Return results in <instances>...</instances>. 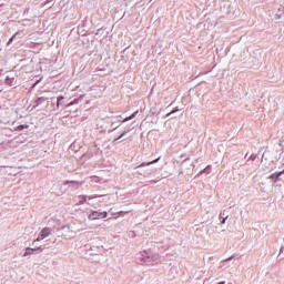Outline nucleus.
Masks as SVG:
<instances>
[{"label":"nucleus","mask_w":284,"mask_h":284,"mask_svg":"<svg viewBox=\"0 0 284 284\" xmlns=\"http://www.w3.org/2000/svg\"><path fill=\"white\" fill-rule=\"evenodd\" d=\"M139 261L142 265H159L161 263V255L152 251H143L138 254Z\"/></svg>","instance_id":"f257e3e1"},{"label":"nucleus","mask_w":284,"mask_h":284,"mask_svg":"<svg viewBox=\"0 0 284 284\" xmlns=\"http://www.w3.org/2000/svg\"><path fill=\"white\" fill-rule=\"evenodd\" d=\"M50 234H52L51 227L42 229L40 234L38 235V237L32 242V245H34V243H39V241H43L44 239H48V236H50Z\"/></svg>","instance_id":"f03ea898"},{"label":"nucleus","mask_w":284,"mask_h":284,"mask_svg":"<svg viewBox=\"0 0 284 284\" xmlns=\"http://www.w3.org/2000/svg\"><path fill=\"white\" fill-rule=\"evenodd\" d=\"M98 219H108V212L92 211L89 215V220L97 221Z\"/></svg>","instance_id":"7ed1b4c3"},{"label":"nucleus","mask_w":284,"mask_h":284,"mask_svg":"<svg viewBox=\"0 0 284 284\" xmlns=\"http://www.w3.org/2000/svg\"><path fill=\"white\" fill-rule=\"evenodd\" d=\"M92 199L94 197L88 195H79L77 205H83V203H87V201H89L88 205H93V207H97V203L90 202L92 201Z\"/></svg>","instance_id":"20e7f679"},{"label":"nucleus","mask_w":284,"mask_h":284,"mask_svg":"<svg viewBox=\"0 0 284 284\" xmlns=\"http://www.w3.org/2000/svg\"><path fill=\"white\" fill-rule=\"evenodd\" d=\"M43 252V248L41 246L37 247V248H32V247H27L24 250L23 256H32V254H34V252Z\"/></svg>","instance_id":"39448f33"},{"label":"nucleus","mask_w":284,"mask_h":284,"mask_svg":"<svg viewBox=\"0 0 284 284\" xmlns=\"http://www.w3.org/2000/svg\"><path fill=\"white\" fill-rule=\"evenodd\" d=\"M136 114H139V111H135L130 116H128L124 120H122V123H128V121H132V119H134L136 116Z\"/></svg>","instance_id":"423d86ee"},{"label":"nucleus","mask_w":284,"mask_h":284,"mask_svg":"<svg viewBox=\"0 0 284 284\" xmlns=\"http://www.w3.org/2000/svg\"><path fill=\"white\" fill-rule=\"evenodd\" d=\"M128 132H132V129H125L118 139L114 140V142L123 139V136H125L128 134Z\"/></svg>","instance_id":"0eeeda50"},{"label":"nucleus","mask_w":284,"mask_h":284,"mask_svg":"<svg viewBox=\"0 0 284 284\" xmlns=\"http://www.w3.org/2000/svg\"><path fill=\"white\" fill-rule=\"evenodd\" d=\"M160 159H161V158H158V159H155V160H153V161H151V162L141 163V164H140V168H144V165H152V164H154V163H159Z\"/></svg>","instance_id":"6e6552de"},{"label":"nucleus","mask_w":284,"mask_h":284,"mask_svg":"<svg viewBox=\"0 0 284 284\" xmlns=\"http://www.w3.org/2000/svg\"><path fill=\"white\" fill-rule=\"evenodd\" d=\"M281 174H283V172L273 173L272 175H270V179H272V181H278V176H281Z\"/></svg>","instance_id":"1a4fd4ad"},{"label":"nucleus","mask_w":284,"mask_h":284,"mask_svg":"<svg viewBox=\"0 0 284 284\" xmlns=\"http://www.w3.org/2000/svg\"><path fill=\"white\" fill-rule=\"evenodd\" d=\"M16 132H21L22 130H26V125L20 124L18 126L14 128Z\"/></svg>","instance_id":"9d476101"},{"label":"nucleus","mask_w":284,"mask_h":284,"mask_svg":"<svg viewBox=\"0 0 284 284\" xmlns=\"http://www.w3.org/2000/svg\"><path fill=\"white\" fill-rule=\"evenodd\" d=\"M63 95H60V97H58V108H59V105H63Z\"/></svg>","instance_id":"9b49d317"},{"label":"nucleus","mask_w":284,"mask_h":284,"mask_svg":"<svg viewBox=\"0 0 284 284\" xmlns=\"http://www.w3.org/2000/svg\"><path fill=\"white\" fill-rule=\"evenodd\" d=\"M204 172H206V174H210L211 172V168L210 166H206L205 169H203L200 174H203Z\"/></svg>","instance_id":"f8f14e48"},{"label":"nucleus","mask_w":284,"mask_h":284,"mask_svg":"<svg viewBox=\"0 0 284 284\" xmlns=\"http://www.w3.org/2000/svg\"><path fill=\"white\" fill-rule=\"evenodd\" d=\"M179 112V108H175L173 111L166 114V116H172V114Z\"/></svg>","instance_id":"ddd939ff"},{"label":"nucleus","mask_w":284,"mask_h":284,"mask_svg":"<svg viewBox=\"0 0 284 284\" xmlns=\"http://www.w3.org/2000/svg\"><path fill=\"white\" fill-rule=\"evenodd\" d=\"M14 37H17V34H13L10 40L8 41L7 45H10L12 43V41H14Z\"/></svg>","instance_id":"4468645a"},{"label":"nucleus","mask_w":284,"mask_h":284,"mask_svg":"<svg viewBox=\"0 0 284 284\" xmlns=\"http://www.w3.org/2000/svg\"><path fill=\"white\" fill-rule=\"evenodd\" d=\"M77 103H79V99H74V100L69 104V106H70V105H77Z\"/></svg>","instance_id":"2eb2a0df"},{"label":"nucleus","mask_w":284,"mask_h":284,"mask_svg":"<svg viewBox=\"0 0 284 284\" xmlns=\"http://www.w3.org/2000/svg\"><path fill=\"white\" fill-rule=\"evenodd\" d=\"M111 128H113V130H116V128H119V125H116V122H112Z\"/></svg>","instance_id":"dca6fc26"},{"label":"nucleus","mask_w":284,"mask_h":284,"mask_svg":"<svg viewBox=\"0 0 284 284\" xmlns=\"http://www.w3.org/2000/svg\"><path fill=\"white\" fill-rule=\"evenodd\" d=\"M42 101H44V99H43V98H39V99L37 100V105H40V103H41Z\"/></svg>","instance_id":"f3484780"},{"label":"nucleus","mask_w":284,"mask_h":284,"mask_svg":"<svg viewBox=\"0 0 284 284\" xmlns=\"http://www.w3.org/2000/svg\"><path fill=\"white\" fill-rule=\"evenodd\" d=\"M250 160H251V161H256V154H252V155L250 156Z\"/></svg>","instance_id":"a211bd4d"},{"label":"nucleus","mask_w":284,"mask_h":284,"mask_svg":"<svg viewBox=\"0 0 284 284\" xmlns=\"http://www.w3.org/2000/svg\"><path fill=\"white\" fill-rule=\"evenodd\" d=\"M232 258H234V255H231L229 258L223 260V263H225V261H232Z\"/></svg>","instance_id":"6ab92c4d"},{"label":"nucleus","mask_w":284,"mask_h":284,"mask_svg":"<svg viewBox=\"0 0 284 284\" xmlns=\"http://www.w3.org/2000/svg\"><path fill=\"white\" fill-rule=\"evenodd\" d=\"M99 199L100 200H98V203H102L103 200H101V199H103V195H100Z\"/></svg>","instance_id":"aec40b11"},{"label":"nucleus","mask_w":284,"mask_h":284,"mask_svg":"<svg viewBox=\"0 0 284 284\" xmlns=\"http://www.w3.org/2000/svg\"><path fill=\"white\" fill-rule=\"evenodd\" d=\"M118 214H129V212L128 211L126 212L120 211V212H118Z\"/></svg>","instance_id":"412c9836"},{"label":"nucleus","mask_w":284,"mask_h":284,"mask_svg":"<svg viewBox=\"0 0 284 284\" xmlns=\"http://www.w3.org/2000/svg\"><path fill=\"white\" fill-rule=\"evenodd\" d=\"M225 221H227V216L222 220L223 225H224Z\"/></svg>","instance_id":"4be33fe9"},{"label":"nucleus","mask_w":284,"mask_h":284,"mask_svg":"<svg viewBox=\"0 0 284 284\" xmlns=\"http://www.w3.org/2000/svg\"><path fill=\"white\" fill-rule=\"evenodd\" d=\"M179 174H183V169H181V170L179 171Z\"/></svg>","instance_id":"5701e85b"},{"label":"nucleus","mask_w":284,"mask_h":284,"mask_svg":"<svg viewBox=\"0 0 284 284\" xmlns=\"http://www.w3.org/2000/svg\"><path fill=\"white\" fill-rule=\"evenodd\" d=\"M116 123H123V121H121V120H118V121H116Z\"/></svg>","instance_id":"b1692460"}]
</instances>
